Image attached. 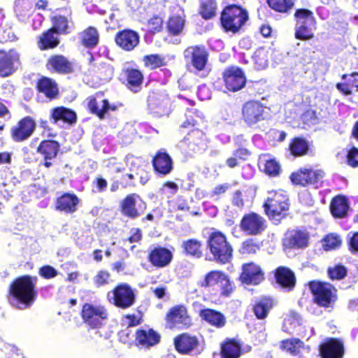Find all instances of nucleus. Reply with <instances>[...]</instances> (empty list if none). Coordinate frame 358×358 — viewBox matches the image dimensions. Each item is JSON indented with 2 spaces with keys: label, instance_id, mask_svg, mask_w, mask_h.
<instances>
[{
  "label": "nucleus",
  "instance_id": "f03ea898",
  "mask_svg": "<svg viewBox=\"0 0 358 358\" xmlns=\"http://www.w3.org/2000/svg\"><path fill=\"white\" fill-rule=\"evenodd\" d=\"M206 248L212 255L208 258L210 261L219 264H225L230 262L232 259L233 248L225 235L220 231H214L209 235Z\"/></svg>",
  "mask_w": 358,
  "mask_h": 358
},
{
  "label": "nucleus",
  "instance_id": "680f3d73",
  "mask_svg": "<svg viewBox=\"0 0 358 358\" xmlns=\"http://www.w3.org/2000/svg\"><path fill=\"white\" fill-rule=\"evenodd\" d=\"M39 275L45 279L55 278L57 275V271L52 266L45 265L40 268Z\"/></svg>",
  "mask_w": 358,
  "mask_h": 358
},
{
  "label": "nucleus",
  "instance_id": "7ed1b4c3",
  "mask_svg": "<svg viewBox=\"0 0 358 358\" xmlns=\"http://www.w3.org/2000/svg\"><path fill=\"white\" fill-rule=\"evenodd\" d=\"M248 20V12L234 4L226 6L220 17L221 24L224 31L234 34L238 32Z\"/></svg>",
  "mask_w": 358,
  "mask_h": 358
},
{
  "label": "nucleus",
  "instance_id": "bf43d9fd",
  "mask_svg": "<svg viewBox=\"0 0 358 358\" xmlns=\"http://www.w3.org/2000/svg\"><path fill=\"white\" fill-rule=\"evenodd\" d=\"M280 170V166L275 159L267 160L265 164V172L272 176H277Z\"/></svg>",
  "mask_w": 358,
  "mask_h": 358
},
{
  "label": "nucleus",
  "instance_id": "58836bf2",
  "mask_svg": "<svg viewBox=\"0 0 358 358\" xmlns=\"http://www.w3.org/2000/svg\"><path fill=\"white\" fill-rule=\"evenodd\" d=\"M273 306V301L269 298H262L253 306V312L259 320L265 319Z\"/></svg>",
  "mask_w": 358,
  "mask_h": 358
},
{
  "label": "nucleus",
  "instance_id": "37998d69",
  "mask_svg": "<svg viewBox=\"0 0 358 358\" xmlns=\"http://www.w3.org/2000/svg\"><path fill=\"white\" fill-rule=\"evenodd\" d=\"M53 27L57 34H69L72 29L73 23L66 16L58 15L52 18Z\"/></svg>",
  "mask_w": 358,
  "mask_h": 358
},
{
  "label": "nucleus",
  "instance_id": "39448f33",
  "mask_svg": "<svg viewBox=\"0 0 358 358\" xmlns=\"http://www.w3.org/2000/svg\"><path fill=\"white\" fill-rule=\"evenodd\" d=\"M108 297L110 301L113 300L115 306L123 309L131 307L136 299L134 290L127 283L118 285L111 292H108Z\"/></svg>",
  "mask_w": 358,
  "mask_h": 358
},
{
  "label": "nucleus",
  "instance_id": "052dcab7",
  "mask_svg": "<svg viewBox=\"0 0 358 358\" xmlns=\"http://www.w3.org/2000/svg\"><path fill=\"white\" fill-rule=\"evenodd\" d=\"M259 250L258 245L254 243L252 240H248L243 242L241 248L240 249L241 253L245 254H255Z\"/></svg>",
  "mask_w": 358,
  "mask_h": 358
},
{
  "label": "nucleus",
  "instance_id": "a19ab883",
  "mask_svg": "<svg viewBox=\"0 0 358 358\" xmlns=\"http://www.w3.org/2000/svg\"><path fill=\"white\" fill-rule=\"evenodd\" d=\"M241 345L234 340L225 341L221 346V353L223 358H238L241 355Z\"/></svg>",
  "mask_w": 358,
  "mask_h": 358
},
{
  "label": "nucleus",
  "instance_id": "9d476101",
  "mask_svg": "<svg viewBox=\"0 0 358 358\" xmlns=\"http://www.w3.org/2000/svg\"><path fill=\"white\" fill-rule=\"evenodd\" d=\"M244 122L252 127L265 119L264 107L257 101H248L245 103L242 109Z\"/></svg>",
  "mask_w": 358,
  "mask_h": 358
},
{
  "label": "nucleus",
  "instance_id": "de8ad7c7",
  "mask_svg": "<svg viewBox=\"0 0 358 358\" xmlns=\"http://www.w3.org/2000/svg\"><path fill=\"white\" fill-rule=\"evenodd\" d=\"M273 10L280 13H287L294 6L293 0H266Z\"/></svg>",
  "mask_w": 358,
  "mask_h": 358
},
{
  "label": "nucleus",
  "instance_id": "6e6552de",
  "mask_svg": "<svg viewBox=\"0 0 358 358\" xmlns=\"http://www.w3.org/2000/svg\"><path fill=\"white\" fill-rule=\"evenodd\" d=\"M145 208L146 203L136 194L127 195L121 203L122 213L131 219L138 217Z\"/></svg>",
  "mask_w": 358,
  "mask_h": 358
},
{
  "label": "nucleus",
  "instance_id": "2eb2a0df",
  "mask_svg": "<svg viewBox=\"0 0 358 358\" xmlns=\"http://www.w3.org/2000/svg\"><path fill=\"white\" fill-rule=\"evenodd\" d=\"M50 118L54 124L62 127L64 124L73 125L77 121V115L71 108L57 106L51 109Z\"/></svg>",
  "mask_w": 358,
  "mask_h": 358
},
{
  "label": "nucleus",
  "instance_id": "8fccbe9b",
  "mask_svg": "<svg viewBox=\"0 0 358 358\" xmlns=\"http://www.w3.org/2000/svg\"><path fill=\"white\" fill-rule=\"evenodd\" d=\"M216 2L215 0H203L201 3L200 14L203 18L208 20L215 15Z\"/></svg>",
  "mask_w": 358,
  "mask_h": 358
},
{
  "label": "nucleus",
  "instance_id": "a18cd8bd",
  "mask_svg": "<svg viewBox=\"0 0 358 358\" xmlns=\"http://www.w3.org/2000/svg\"><path fill=\"white\" fill-rule=\"evenodd\" d=\"M59 43L57 37L55 36L53 29H48L44 32L39 39V47L41 50H46L53 48L58 45Z\"/></svg>",
  "mask_w": 358,
  "mask_h": 358
},
{
  "label": "nucleus",
  "instance_id": "2f4dec72",
  "mask_svg": "<svg viewBox=\"0 0 358 358\" xmlns=\"http://www.w3.org/2000/svg\"><path fill=\"white\" fill-rule=\"evenodd\" d=\"M349 203L345 196H337L334 197L330 204L332 215L337 218L345 217L349 210Z\"/></svg>",
  "mask_w": 358,
  "mask_h": 358
},
{
  "label": "nucleus",
  "instance_id": "a211bd4d",
  "mask_svg": "<svg viewBox=\"0 0 358 358\" xmlns=\"http://www.w3.org/2000/svg\"><path fill=\"white\" fill-rule=\"evenodd\" d=\"M321 358H342L344 354L343 343L335 338H331L320 345Z\"/></svg>",
  "mask_w": 358,
  "mask_h": 358
},
{
  "label": "nucleus",
  "instance_id": "603ef678",
  "mask_svg": "<svg viewBox=\"0 0 358 358\" xmlns=\"http://www.w3.org/2000/svg\"><path fill=\"white\" fill-rule=\"evenodd\" d=\"M185 21L180 16L171 17L168 22V29L170 33L178 35L182 30Z\"/></svg>",
  "mask_w": 358,
  "mask_h": 358
},
{
  "label": "nucleus",
  "instance_id": "774afa93",
  "mask_svg": "<svg viewBox=\"0 0 358 358\" xmlns=\"http://www.w3.org/2000/svg\"><path fill=\"white\" fill-rule=\"evenodd\" d=\"M310 178L308 179V184L315 185L323 177L324 172L322 170H313L309 169Z\"/></svg>",
  "mask_w": 358,
  "mask_h": 358
},
{
  "label": "nucleus",
  "instance_id": "6ab92c4d",
  "mask_svg": "<svg viewBox=\"0 0 358 358\" xmlns=\"http://www.w3.org/2000/svg\"><path fill=\"white\" fill-rule=\"evenodd\" d=\"M240 278L243 283L257 285L264 280V273L257 265L250 263L243 266Z\"/></svg>",
  "mask_w": 358,
  "mask_h": 358
},
{
  "label": "nucleus",
  "instance_id": "0eeeda50",
  "mask_svg": "<svg viewBox=\"0 0 358 358\" xmlns=\"http://www.w3.org/2000/svg\"><path fill=\"white\" fill-rule=\"evenodd\" d=\"M107 316V310L103 306L85 303L83 307L82 317L84 321L92 328L100 327L103 320H106Z\"/></svg>",
  "mask_w": 358,
  "mask_h": 358
},
{
  "label": "nucleus",
  "instance_id": "412c9836",
  "mask_svg": "<svg viewBox=\"0 0 358 358\" xmlns=\"http://www.w3.org/2000/svg\"><path fill=\"white\" fill-rule=\"evenodd\" d=\"M275 278L276 282L287 291L292 290L296 285V278L294 272L285 266H280L275 270Z\"/></svg>",
  "mask_w": 358,
  "mask_h": 358
},
{
  "label": "nucleus",
  "instance_id": "6e6d98bb",
  "mask_svg": "<svg viewBox=\"0 0 358 358\" xmlns=\"http://www.w3.org/2000/svg\"><path fill=\"white\" fill-rule=\"evenodd\" d=\"M313 37L310 26H295V38L299 40L306 41Z\"/></svg>",
  "mask_w": 358,
  "mask_h": 358
},
{
  "label": "nucleus",
  "instance_id": "f8f14e48",
  "mask_svg": "<svg viewBox=\"0 0 358 358\" xmlns=\"http://www.w3.org/2000/svg\"><path fill=\"white\" fill-rule=\"evenodd\" d=\"M36 129V122L29 116L20 120L11 129V137L15 142H22L28 139Z\"/></svg>",
  "mask_w": 358,
  "mask_h": 358
},
{
  "label": "nucleus",
  "instance_id": "e2e57ef3",
  "mask_svg": "<svg viewBox=\"0 0 358 358\" xmlns=\"http://www.w3.org/2000/svg\"><path fill=\"white\" fill-rule=\"evenodd\" d=\"M218 286L222 289V294L226 296H228L232 290L231 282L228 276L224 273L222 279H220Z\"/></svg>",
  "mask_w": 358,
  "mask_h": 358
},
{
  "label": "nucleus",
  "instance_id": "dca6fc26",
  "mask_svg": "<svg viewBox=\"0 0 358 358\" xmlns=\"http://www.w3.org/2000/svg\"><path fill=\"white\" fill-rule=\"evenodd\" d=\"M170 328L183 329L191 324V319L187 315L186 308L182 306L173 307L166 315Z\"/></svg>",
  "mask_w": 358,
  "mask_h": 358
},
{
  "label": "nucleus",
  "instance_id": "cd10ccee",
  "mask_svg": "<svg viewBox=\"0 0 358 358\" xmlns=\"http://www.w3.org/2000/svg\"><path fill=\"white\" fill-rule=\"evenodd\" d=\"M47 66L48 69H52L55 71L60 73H70L73 71V65L63 55H54L48 59Z\"/></svg>",
  "mask_w": 358,
  "mask_h": 358
},
{
  "label": "nucleus",
  "instance_id": "c03bdc74",
  "mask_svg": "<svg viewBox=\"0 0 358 358\" xmlns=\"http://www.w3.org/2000/svg\"><path fill=\"white\" fill-rule=\"evenodd\" d=\"M32 8L33 3L31 0H16L15 2V12L22 20L31 15Z\"/></svg>",
  "mask_w": 358,
  "mask_h": 358
},
{
  "label": "nucleus",
  "instance_id": "0e129e2a",
  "mask_svg": "<svg viewBox=\"0 0 358 358\" xmlns=\"http://www.w3.org/2000/svg\"><path fill=\"white\" fill-rule=\"evenodd\" d=\"M163 20L159 16H154L148 21V27L152 32H159L162 29Z\"/></svg>",
  "mask_w": 358,
  "mask_h": 358
},
{
  "label": "nucleus",
  "instance_id": "aec40b11",
  "mask_svg": "<svg viewBox=\"0 0 358 358\" xmlns=\"http://www.w3.org/2000/svg\"><path fill=\"white\" fill-rule=\"evenodd\" d=\"M173 259L171 252L163 247H157L150 251L148 255L150 262L157 267H164L170 264Z\"/></svg>",
  "mask_w": 358,
  "mask_h": 358
},
{
  "label": "nucleus",
  "instance_id": "473e14b6",
  "mask_svg": "<svg viewBox=\"0 0 358 358\" xmlns=\"http://www.w3.org/2000/svg\"><path fill=\"white\" fill-rule=\"evenodd\" d=\"M59 143L54 140H45L37 148V152L41 154L44 159H55L59 150Z\"/></svg>",
  "mask_w": 358,
  "mask_h": 358
},
{
  "label": "nucleus",
  "instance_id": "4d7b16f0",
  "mask_svg": "<svg viewBox=\"0 0 358 358\" xmlns=\"http://www.w3.org/2000/svg\"><path fill=\"white\" fill-rule=\"evenodd\" d=\"M302 344L303 342L299 339L293 338L283 341L282 343V348L292 354H297L299 353V348L301 347Z\"/></svg>",
  "mask_w": 358,
  "mask_h": 358
},
{
  "label": "nucleus",
  "instance_id": "c9c22d12",
  "mask_svg": "<svg viewBox=\"0 0 358 358\" xmlns=\"http://www.w3.org/2000/svg\"><path fill=\"white\" fill-rule=\"evenodd\" d=\"M127 80V87L134 92H137L141 87L143 76L137 69H127L125 72Z\"/></svg>",
  "mask_w": 358,
  "mask_h": 358
},
{
  "label": "nucleus",
  "instance_id": "c756f323",
  "mask_svg": "<svg viewBox=\"0 0 358 358\" xmlns=\"http://www.w3.org/2000/svg\"><path fill=\"white\" fill-rule=\"evenodd\" d=\"M93 57L91 56L90 71L103 81L110 80L113 75V67L103 62L93 63Z\"/></svg>",
  "mask_w": 358,
  "mask_h": 358
},
{
  "label": "nucleus",
  "instance_id": "5fc2aeb1",
  "mask_svg": "<svg viewBox=\"0 0 358 358\" xmlns=\"http://www.w3.org/2000/svg\"><path fill=\"white\" fill-rule=\"evenodd\" d=\"M347 272V268L341 264L328 268V275L332 280H340L343 279L346 276Z\"/></svg>",
  "mask_w": 358,
  "mask_h": 358
},
{
  "label": "nucleus",
  "instance_id": "bb28decb",
  "mask_svg": "<svg viewBox=\"0 0 358 358\" xmlns=\"http://www.w3.org/2000/svg\"><path fill=\"white\" fill-rule=\"evenodd\" d=\"M78 198L74 194L65 193L58 197L56 201V210L66 213H72L77 209Z\"/></svg>",
  "mask_w": 358,
  "mask_h": 358
},
{
  "label": "nucleus",
  "instance_id": "e433bc0d",
  "mask_svg": "<svg viewBox=\"0 0 358 358\" xmlns=\"http://www.w3.org/2000/svg\"><path fill=\"white\" fill-rule=\"evenodd\" d=\"M101 102L102 105L101 108H100L96 99H91L88 103V108L92 113L96 114L100 119H103L105 114L109 110H115L116 107L111 106L107 99H103Z\"/></svg>",
  "mask_w": 358,
  "mask_h": 358
},
{
  "label": "nucleus",
  "instance_id": "1a4fd4ad",
  "mask_svg": "<svg viewBox=\"0 0 358 358\" xmlns=\"http://www.w3.org/2000/svg\"><path fill=\"white\" fill-rule=\"evenodd\" d=\"M223 78L226 87L232 92L241 90L246 83V78L243 71L236 66L227 69L223 73Z\"/></svg>",
  "mask_w": 358,
  "mask_h": 358
},
{
  "label": "nucleus",
  "instance_id": "49530a36",
  "mask_svg": "<svg viewBox=\"0 0 358 358\" xmlns=\"http://www.w3.org/2000/svg\"><path fill=\"white\" fill-rule=\"evenodd\" d=\"M98 41L99 34L94 27H89L82 34V43L86 47H94L98 43Z\"/></svg>",
  "mask_w": 358,
  "mask_h": 358
},
{
  "label": "nucleus",
  "instance_id": "9b49d317",
  "mask_svg": "<svg viewBox=\"0 0 358 358\" xmlns=\"http://www.w3.org/2000/svg\"><path fill=\"white\" fill-rule=\"evenodd\" d=\"M241 228L248 235H258L266 228V220L257 213L245 215L241 222Z\"/></svg>",
  "mask_w": 358,
  "mask_h": 358
},
{
  "label": "nucleus",
  "instance_id": "f257e3e1",
  "mask_svg": "<svg viewBox=\"0 0 358 358\" xmlns=\"http://www.w3.org/2000/svg\"><path fill=\"white\" fill-rule=\"evenodd\" d=\"M37 277L23 275L16 278L10 285L8 301L19 310L29 308L37 298Z\"/></svg>",
  "mask_w": 358,
  "mask_h": 358
},
{
  "label": "nucleus",
  "instance_id": "a878e982",
  "mask_svg": "<svg viewBox=\"0 0 358 358\" xmlns=\"http://www.w3.org/2000/svg\"><path fill=\"white\" fill-rule=\"evenodd\" d=\"M199 315L203 320L217 328H222L226 324L225 316L216 310L202 308Z\"/></svg>",
  "mask_w": 358,
  "mask_h": 358
},
{
  "label": "nucleus",
  "instance_id": "69168bd1",
  "mask_svg": "<svg viewBox=\"0 0 358 358\" xmlns=\"http://www.w3.org/2000/svg\"><path fill=\"white\" fill-rule=\"evenodd\" d=\"M110 273L106 271H100L94 277V280L98 286L103 285L108 283Z\"/></svg>",
  "mask_w": 358,
  "mask_h": 358
},
{
  "label": "nucleus",
  "instance_id": "7c9ffc66",
  "mask_svg": "<svg viewBox=\"0 0 358 358\" xmlns=\"http://www.w3.org/2000/svg\"><path fill=\"white\" fill-rule=\"evenodd\" d=\"M301 322L302 318L300 315L294 310H290L284 320L282 330L289 334H299L301 329Z\"/></svg>",
  "mask_w": 358,
  "mask_h": 358
},
{
  "label": "nucleus",
  "instance_id": "09e8293b",
  "mask_svg": "<svg viewBox=\"0 0 358 358\" xmlns=\"http://www.w3.org/2000/svg\"><path fill=\"white\" fill-rule=\"evenodd\" d=\"M224 273L220 271H212L208 273L204 278L199 282V285L202 287H211L219 284Z\"/></svg>",
  "mask_w": 358,
  "mask_h": 358
},
{
  "label": "nucleus",
  "instance_id": "72a5a7b5",
  "mask_svg": "<svg viewBox=\"0 0 358 358\" xmlns=\"http://www.w3.org/2000/svg\"><path fill=\"white\" fill-rule=\"evenodd\" d=\"M183 254L188 257L200 259L203 257L202 243L197 239L190 238L184 241L181 245Z\"/></svg>",
  "mask_w": 358,
  "mask_h": 358
},
{
  "label": "nucleus",
  "instance_id": "20e7f679",
  "mask_svg": "<svg viewBox=\"0 0 358 358\" xmlns=\"http://www.w3.org/2000/svg\"><path fill=\"white\" fill-rule=\"evenodd\" d=\"M309 288L315 302L320 306L329 307L336 299V289L329 282L312 281L309 282Z\"/></svg>",
  "mask_w": 358,
  "mask_h": 358
},
{
  "label": "nucleus",
  "instance_id": "423d86ee",
  "mask_svg": "<svg viewBox=\"0 0 358 358\" xmlns=\"http://www.w3.org/2000/svg\"><path fill=\"white\" fill-rule=\"evenodd\" d=\"M286 196L280 194H275L273 198H268L264 204L267 215L272 220L280 221L285 215L283 212L289 208Z\"/></svg>",
  "mask_w": 358,
  "mask_h": 358
},
{
  "label": "nucleus",
  "instance_id": "4be33fe9",
  "mask_svg": "<svg viewBox=\"0 0 358 358\" xmlns=\"http://www.w3.org/2000/svg\"><path fill=\"white\" fill-rule=\"evenodd\" d=\"M19 59V55L15 50L6 52L0 50V76L6 77L10 75L13 71L14 63Z\"/></svg>",
  "mask_w": 358,
  "mask_h": 358
},
{
  "label": "nucleus",
  "instance_id": "f704fd0d",
  "mask_svg": "<svg viewBox=\"0 0 358 358\" xmlns=\"http://www.w3.org/2000/svg\"><path fill=\"white\" fill-rule=\"evenodd\" d=\"M37 89L50 99L55 98L59 92L57 83L47 77H43L38 81Z\"/></svg>",
  "mask_w": 358,
  "mask_h": 358
},
{
  "label": "nucleus",
  "instance_id": "b1692460",
  "mask_svg": "<svg viewBox=\"0 0 358 358\" xmlns=\"http://www.w3.org/2000/svg\"><path fill=\"white\" fill-rule=\"evenodd\" d=\"M154 169L162 175H167L173 169V161L170 155L164 151H159L152 159Z\"/></svg>",
  "mask_w": 358,
  "mask_h": 358
},
{
  "label": "nucleus",
  "instance_id": "ea45409f",
  "mask_svg": "<svg viewBox=\"0 0 358 358\" xmlns=\"http://www.w3.org/2000/svg\"><path fill=\"white\" fill-rule=\"evenodd\" d=\"M202 136L203 133L200 130H192L187 135V136L185 137L182 143L186 144L189 150L194 152H197L203 150L204 143L203 140H200L199 142L195 143L194 138H199Z\"/></svg>",
  "mask_w": 358,
  "mask_h": 358
},
{
  "label": "nucleus",
  "instance_id": "864d4df0",
  "mask_svg": "<svg viewBox=\"0 0 358 358\" xmlns=\"http://www.w3.org/2000/svg\"><path fill=\"white\" fill-rule=\"evenodd\" d=\"M341 244V239L339 236L330 234L323 239V248L325 250L336 249Z\"/></svg>",
  "mask_w": 358,
  "mask_h": 358
},
{
  "label": "nucleus",
  "instance_id": "4468645a",
  "mask_svg": "<svg viewBox=\"0 0 358 358\" xmlns=\"http://www.w3.org/2000/svg\"><path fill=\"white\" fill-rule=\"evenodd\" d=\"M309 234L306 230H289L283 238V245L287 248L303 249L308 245Z\"/></svg>",
  "mask_w": 358,
  "mask_h": 358
},
{
  "label": "nucleus",
  "instance_id": "c85d7f7f",
  "mask_svg": "<svg viewBox=\"0 0 358 358\" xmlns=\"http://www.w3.org/2000/svg\"><path fill=\"white\" fill-rule=\"evenodd\" d=\"M160 335L152 329H141L136 332V340L143 346H153L160 341Z\"/></svg>",
  "mask_w": 358,
  "mask_h": 358
},
{
  "label": "nucleus",
  "instance_id": "ddd939ff",
  "mask_svg": "<svg viewBox=\"0 0 358 358\" xmlns=\"http://www.w3.org/2000/svg\"><path fill=\"white\" fill-rule=\"evenodd\" d=\"M184 57L196 69L202 71L206 65L208 54L203 46H192L185 50Z\"/></svg>",
  "mask_w": 358,
  "mask_h": 358
},
{
  "label": "nucleus",
  "instance_id": "393cba45",
  "mask_svg": "<svg viewBox=\"0 0 358 358\" xmlns=\"http://www.w3.org/2000/svg\"><path fill=\"white\" fill-rule=\"evenodd\" d=\"M148 103L150 111L158 116L169 113L170 101L166 96H150Z\"/></svg>",
  "mask_w": 358,
  "mask_h": 358
},
{
  "label": "nucleus",
  "instance_id": "5701e85b",
  "mask_svg": "<svg viewBox=\"0 0 358 358\" xmlns=\"http://www.w3.org/2000/svg\"><path fill=\"white\" fill-rule=\"evenodd\" d=\"M174 345L180 353L189 354L198 346L199 341L194 336L182 334L175 338Z\"/></svg>",
  "mask_w": 358,
  "mask_h": 358
},
{
  "label": "nucleus",
  "instance_id": "f3484780",
  "mask_svg": "<svg viewBox=\"0 0 358 358\" xmlns=\"http://www.w3.org/2000/svg\"><path fill=\"white\" fill-rule=\"evenodd\" d=\"M139 34L132 29H124L116 34L115 42L122 49L130 51L134 50L139 43Z\"/></svg>",
  "mask_w": 358,
  "mask_h": 358
},
{
  "label": "nucleus",
  "instance_id": "79ce46f5",
  "mask_svg": "<svg viewBox=\"0 0 358 358\" xmlns=\"http://www.w3.org/2000/svg\"><path fill=\"white\" fill-rule=\"evenodd\" d=\"M308 149V141L303 138H294L289 144L291 154L295 157H300L307 154Z\"/></svg>",
  "mask_w": 358,
  "mask_h": 358
},
{
  "label": "nucleus",
  "instance_id": "4c0bfd02",
  "mask_svg": "<svg viewBox=\"0 0 358 358\" xmlns=\"http://www.w3.org/2000/svg\"><path fill=\"white\" fill-rule=\"evenodd\" d=\"M294 18L296 26H310L313 27L315 24V20L311 10L306 8H299L295 11Z\"/></svg>",
  "mask_w": 358,
  "mask_h": 358
},
{
  "label": "nucleus",
  "instance_id": "338daca9",
  "mask_svg": "<svg viewBox=\"0 0 358 358\" xmlns=\"http://www.w3.org/2000/svg\"><path fill=\"white\" fill-rule=\"evenodd\" d=\"M348 163L352 167L358 166V149L352 148L348 153Z\"/></svg>",
  "mask_w": 358,
  "mask_h": 358
},
{
  "label": "nucleus",
  "instance_id": "13d9d810",
  "mask_svg": "<svg viewBox=\"0 0 358 358\" xmlns=\"http://www.w3.org/2000/svg\"><path fill=\"white\" fill-rule=\"evenodd\" d=\"M146 66L156 69L163 65V59L158 55H146L143 58Z\"/></svg>",
  "mask_w": 358,
  "mask_h": 358
},
{
  "label": "nucleus",
  "instance_id": "3c124183",
  "mask_svg": "<svg viewBox=\"0 0 358 358\" xmlns=\"http://www.w3.org/2000/svg\"><path fill=\"white\" fill-rule=\"evenodd\" d=\"M309 178V169H301L296 173H293L290 176V180L293 184L301 186L308 185Z\"/></svg>",
  "mask_w": 358,
  "mask_h": 358
}]
</instances>
